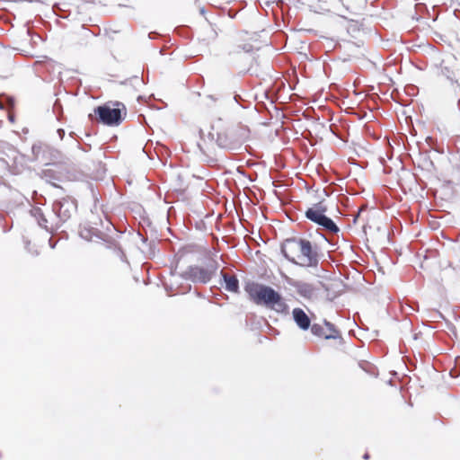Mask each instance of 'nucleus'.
I'll return each instance as SVG.
<instances>
[{
  "mask_svg": "<svg viewBox=\"0 0 460 460\" xmlns=\"http://www.w3.org/2000/svg\"><path fill=\"white\" fill-rule=\"evenodd\" d=\"M282 252L289 261L301 267H315L319 261L316 249L305 239L286 240L282 245Z\"/></svg>",
  "mask_w": 460,
  "mask_h": 460,
  "instance_id": "1",
  "label": "nucleus"
},
{
  "mask_svg": "<svg viewBox=\"0 0 460 460\" xmlns=\"http://www.w3.org/2000/svg\"><path fill=\"white\" fill-rule=\"evenodd\" d=\"M244 289L256 305H265L278 313L288 310V305L282 296L269 286L252 282L248 283Z\"/></svg>",
  "mask_w": 460,
  "mask_h": 460,
  "instance_id": "2",
  "label": "nucleus"
},
{
  "mask_svg": "<svg viewBox=\"0 0 460 460\" xmlns=\"http://www.w3.org/2000/svg\"><path fill=\"white\" fill-rule=\"evenodd\" d=\"M289 283L299 296L311 300L318 298L323 290L326 299L329 300L334 299L341 293V290H335L341 285V282L338 279L318 282L316 285L303 281H289Z\"/></svg>",
  "mask_w": 460,
  "mask_h": 460,
  "instance_id": "3",
  "label": "nucleus"
},
{
  "mask_svg": "<svg viewBox=\"0 0 460 460\" xmlns=\"http://www.w3.org/2000/svg\"><path fill=\"white\" fill-rule=\"evenodd\" d=\"M127 116V108L120 102H109L100 105L89 114V119L110 127H116L122 123Z\"/></svg>",
  "mask_w": 460,
  "mask_h": 460,
  "instance_id": "4",
  "label": "nucleus"
},
{
  "mask_svg": "<svg viewBox=\"0 0 460 460\" xmlns=\"http://www.w3.org/2000/svg\"><path fill=\"white\" fill-rule=\"evenodd\" d=\"M217 255L208 254L204 266H191L190 267L185 275L187 279L193 282L208 283L218 270V263L216 260Z\"/></svg>",
  "mask_w": 460,
  "mask_h": 460,
  "instance_id": "5",
  "label": "nucleus"
},
{
  "mask_svg": "<svg viewBox=\"0 0 460 460\" xmlns=\"http://www.w3.org/2000/svg\"><path fill=\"white\" fill-rule=\"evenodd\" d=\"M327 207L323 200H321L308 208L305 212V216L308 220L315 223L324 230L336 234L339 232V227L325 215Z\"/></svg>",
  "mask_w": 460,
  "mask_h": 460,
  "instance_id": "6",
  "label": "nucleus"
},
{
  "mask_svg": "<svg viewBox=\"0 0 460 460\" xmlns=\"http://www.w3.org/2000/svg\"><path fill=\"white\" fill-rule=\"evenodd\" d=\"M252 46L247 44H235L228 55L231 62L243 71H248L253 65Z\"/></svg>",
  "mask_w": 460,
  "mask_h": 460,
  "instance_id": "7",
  "label": "nucleus"
},
{
  "mask_svg": "<svg viewBox=\"0 0 460 460\" xmlns=\"http://www.w3.org/2000/svg\"><path fill=\"white\" fill-rule=\"evenodd\" d=\"M53 209L60 220L66 222L75 213L76 205L72 199L64 198L53 204Z\"/></svg>",
  "mask_w": 460,
  "mask_h": 460,
  "instance_id": "8",
  "label": "nucleus"
},
{
  "mask_svg": "<svg viewBox=\"0 0 460 460\" xmlns=\"http://www.w3.org/2000/svg\"><path fill=\"white\" fill-rule=\"evenodd\" d=\"M314 335L326 340L340 338V332L330 323L324 322L323 325L314 323L311 327Z\"/></svg>",
  "mask_w": 460,
  "mask_h": 460,
  "instance_id": "9",
  "label": "nucleus"
},
{
  "mask_svg": "<svg viewBox=\"0 0 460 460\" xmlns=\"http://www.w3.org/2000/svg\"><path fill=\"white\" fill-rule=\"evenodd\" d=\"M296 323L303 330H307L310 326V319L301 308H295L292 312Z\"/></svg>",
  "mask_w": 460,
  "mask_h": 460,
  "instance_id": "10",
  "label": "nucleus"
},
{
  "mask_svg": "<svg viewBox=\"0 0 460 460\" xmlns=\"http://www.w3.org/2000/svg\"><path fill=\"white\" fill-rule=\"evenodd\" d=\"M227 291L236 293L239 289V282L235 276L221 272Z\"/></svg>",
  "mask_w": 460,
  "mask_h": 460,
  "instance_id": "11",
  "label": "nucleus"
},
{
  "mask_svg": "<svg viewBox=\"0 0 460 460\" xmlns=\"http://www.w3.org/2000/svg\"><path fill=\"white\" fill-rule=\"evenodd\" d=\"M80 236L87 241H93L94 237H100V231L89 226H83L79 231Z\"/></svg>",
  "mask_w": 460,
  "mask_h": 460,
  "instance_id": "12",
  "label": "nucleus"
},
{
  "mask_svg": "<svg viewBox=\"0 0 460 460\" xmlns=\"http://www.w3.org/2000/svg\"><path fill=\"white\" fill-rule=\"evenodd\" d=\"M199 149L200 151L205 154V155H208V149L204 148L201 145L199 144Z\"/></svg>",
  "mask_w": 460,
  "mask_h": 460,
  "instance_id": "13",
  "label": "nucleus"
},
{
  "mask_svg": "<svg viewBox=\"0 0 460 460\" xmlns=\"http://www.w3.org/2000/svg\"><path fill=\"white\" fill-rule=\"evenodd\" d=\"M364 459L367 460L369 458L368 453H366L363 456Z\"/></svg>",
  "mask_w": 460,
  "mask_h": 460,
  "instance_id": "14",
  "label": "nucleus"
},
{
  "mask_svg": "<svg viewBox=\"0 0 460 460\" xmlns=\"http://www.w3.org/2000/svg\"><path fill=\"white\" fill-rule=\"evenodd\" d=\"M4 108V105L3 103L0 102V109H3Z\"/></svg>",
  "mask_w": 460,
  "mask_h": 460,
  "instance_id": "15",
  "label": "nucleus"
}]
</instances>
